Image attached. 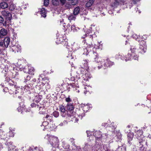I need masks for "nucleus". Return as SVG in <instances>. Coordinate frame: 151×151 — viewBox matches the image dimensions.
Returning <instances> with one entry per match:
<instances>
[{
	"mask_svg": "<svg viewBox=\"0 0 151 151\" xmlns=\"http://www.w3.org/2000/svg\"><path fill=\"white\" fill-rule=\"evenodd\" d=\"M93 58L94 59V61L97 63L101 62V66H98L99 69H100L101 67L104 69H105L107 67L112 65L113 64V62L110 61L108 58L104 59L102 60L100 57H99L97 56V54L96 52H93V55H92Z\"/></svg>",
	"mask_w": 151,
	"mask_h": 151,
	"instance_id": "1",
	"label": "nucleus"
},
{
	"mask_svg": "<svg viewBox=\"0 0 151 151\" xmlns=\"http://www.w3.org/2000/svg\"><path fill=\"white\" fill-rule=\"evenodd\" d=\"M44 138L48 140L49 143L53 147H58L59 140L57 137L47 134L45 136Z\"/></svg>",
	"mask_w": 151,
	"mask_h": 151,
	"instance_id": "2",
	"label": "nucleus"
},
{
	"mask_svg": "<svg viewBox=\"0 0 151 151\" xmlns=\"http://www.w3.org/2000/svg\"><path fill=\"white\" fill-rule=\"evenodd\" d=\"M68 86H69V88L68 89V91H70V88H71L72 91L78 93H79L80 88L77 81H76L74 83L73 82L68 84Z\"/></svg>",
	"mask_w": 151,
	"mask_h": 151,
	"instance_id": "3",
	"label": "nucleus"
},
{
	"mask_svg": "<svg viewBox=\"0 0 151 151\" xmlns=\"http://www.w3.org/2000/svg\"><path fill=\"white\" fill-rule=\"evenodd\" d=\"M136 134L135 135L138 140L139 143H143L145 141V137L142 135L143 132L141 130H138L135 132Z\"/></svg>",
	"mask_w": 151,
	"mask_h": 151,
	"instance_id": "4",
	"label": "nucleus"
},
{
	"mask_svg": "<svg viewBox=\"0 0 151 151\" xmlns=\"http://www.w3.org/2000/svg\"><path fill=\"white\" fill-rule=\"evenodd\" d=\"M147 50V45L146 42L144 40H141L139 42L138 52L143 54Z\"/></svg>",
	"mask_w": 151,
	"mask_h": 151,
	"instance_id": "5",
	"label": "nucleus"
},
{
	"mask_svg": "<svg viewBox=\"0 0 151 151\" xmlns=\"http://www.w3.org/2000/svg\"><path fill=\"white\" fill-rule=\"evenodd\" d=\"M9 10L4 9L1 12V14L6 20L10 21L12 19V14Z\"/></svg>",
	"mask_w": 151,
	"mask_h": 151,
	"instance_id": "6",
	"label": "nucleus"
},
{
	"mask_svg": "<svg viewBox=\"0 0 151 151\" xmlns=\"http://www.w3.org/2000/svg\"><path fill=\"white\" fill-rule=\"evenodd\" d=\"M19 90V89H17L16 87H15V86H9V88L7 87H5L4 89V91L5 92H7L8 90L9 93L11 94H17L19 92L18 90Z\"/></svg>",
	"mask_w": 151,
	"mask_h": 151,
	"instance_id": "7",
	"label": "nucleus"
},
{
	"mask_svg": "<svg viewBox=\"0 0 151 151\" xmlns=\"http://www.w3.org/2000/svg\"><path fill=\"white\" fill-rule=\"evenodd\" d=\"M88 69H86V68L81 67V68H80L79 70L81 74H83L82 76H83V78L86 77L85 78H86V80H87L88 78H91V77H90V76L88 74Z\"/></svg>",
	"mask_w": 151,
	"mask_h": 151,
	"instance_id": "8",
	"label": "nucleus"
},
{
	"mask_svg": "<svg viewBox=\"0 0 151 151\" xmlns=\"http://www.w3.org/2000/svg\"><path fill=\"white\" fill-rule=\"evenodd\" d=\"M130 50L131 52V55L133 56V59L135 60H138V56L137 55V53L138 52V50L134 46H131L130 48Z\"/></svg>",
	"mask_w": 151,
	"mask_h": 151,
	"instance_id": "9",
	"label": "nucleus"
},
{
	"mask_svg": "<svg viewBox=\"0 0 151 151\" xmlns=\"http://www.w3.org/2000/svg\"><path fill=\"white\" fill-rule=\"evenodd\" d=\"M27 68H28L29 70L28 71V73L29 74H30L31 75H33L34 74V72L35 71V69L33 67H32L31 66H25L23 68L24 71L25 73L28 72V70Z\"/></svg>",
	"mask_w": 151,
	"mask_h": 151,
	"instance_id": "10",
	"label": "nucleus"
},
{
	"mask_svg": "<svg viewBox=\"0 0 151 151\" xmlns=\"http://www.w3.org/2000/svg\"><path fill=\"white\" fill-rule=\"evenodd\" d=\"M0 138L2 139L7 140L9 139V136L6 132L0 130Z\"/></svg>",
	"mask_w": 151,
	"mask_h": 151,
	"instance_id": "11",
	"label": "nucleus"
},
{
	"mask_svg": "<svg viewBox=\"0 0 151 151\" xmlns=\"http://www.w3.org/2000/svg\"><path fill=\"white\" fill-rule=\"evenodd\" d=\"M67 108L68 110L67 112L68 116L70 115L72 112H73V110L74 109L73 105L71 104H68L67 105Z\"/></svg>",
	"mask_w": 151,
	"mask_h": 151,
	"instance_id": "12",
	"label": "nucleus"
},
{
	"mask_svg": "<svg viewBox=\"0 0 151 151\" xmlns=\"http://www.w3.org/2000/svg\"><path fill=\"white\" fill-rule=\"evenodd\" d=\"M12 51L15 53L20 52L21 50V47L19 45H14L12 47Z\"/></svg>",
	"mask_w": 151,
	"mask_h": 151,
	"instance_id": "13",
	"label": "nucleus"
},
{
	"mask_svg": "<svg viewBox=\"0 0 151 151\" xmlns=\"http://www.w3.org/2000/svg\"><path fill=\"white\" fill-rule=\"evenodd\" d=\"M134 136L133 133L130 132H129L127 135L128 142L130 145L131 143V142Z\"/></svg>",
	"mask_w": 151,
	"mask_h": 151,
	"instance_id": "14",
	"label": "nucleus"
},
{
	"mask_svg": "<svg viewBox=\"0 0 151 151\" xmlns=\"http://www.w3.org/2000/svg\"><path fill=\"white\" fill-rule=\"evenodd\" d=\"M89 107L87 105H84V106L83 107V108L82 109L83 111L84 112L81 114H80L79 116V117L81 119L82 117L84 116V112H87L88 110H89Z\"/></svg>",
	"mask_w": 151,
	"mask_h": 151,
	"instance_id": "15",
	"label": "nucleus"
},
{
	"mask_svg": "<svg viewBox=\"0 0 151 151\" xmlns=\"http://www.w3.org/2000/svg\"><path fill=\"white\" fill-rule=\"evenodd\" d=\"M59 109L60 111L61 112V115L62 116V117H65L66 115V113L64 106H60Z\"/></svg>",
	"mask_w": 151,
	"mask_h": 151,
	"instance_id": "16",
	"label": "nucleus"
},
{
	"mask_svg": "<svg viewBox=\"0 0 151 151\" xmlns=\"http://www.w3.org/2000/svg\"><path fill=\"white\" fill-rule=\"evenodd\" d=\"M132 58H133V56H132L131 54H130V53H128L127 55H126L124 56V57H122V58L121 57V59L123 60H124L126 61L130 60Z\"/></svg>",
	"mask_w": 151,
	"mask_h": 151,
	"instance_id": "17",
	"label": "nucleus"
},
{
	"mask_svg": "<svg viewBox=\"0 0 151 151\" xmlns=\"http://www.w3.org/2000/svg\"><path fill=\"white\" fill-rule=\"evenodd\" d=\"M93 134L95 137V138L97 139V140L101 138L102 136L101 132L99 131H94L93 132Z\"/></svg>",
	"mask_w": 151,
	"mask_h": 151,
	"instance_id": "18",
	"label": "nucleus"
},
{
	"mask_svg": "<svg viewBox=\"0 0 151 151\" xmlns=\"http://www.w3.org/2000/svg\"><path fill=\"white\" fill-rule=\"evenodd\" d=\"M10 42V39L9 37H5L4 39V41L3 42V44H4V46L6 47H7Z\"/></svg>",
	"mask_w": 151,
	"mask_h": 151,
	"instance_id": "19",
	"label": "nucleus"
},
{
	"mask_svg": "<svg viewBox=\"0 0 151 151\" xmlns=\"http://www.w3.org/2000/svg\"><path fill=\"white\" fill-rule=\"evenodd\" d=\"M75 114V112H72V113H71L70 115L68 116H70V117L72 119L71 121L74 122H77L78 121V119H77V118L75 117V116H74Z\"/></svg>",
	"mask_w": 151,
	"mask_h": 151,
	"instance_id": "20",
	"label": "nucleus"
},
{
	"mask_svg": "<svg viewBox=\"0 0 151 151\" xmlns=\"http://www.w3.org/2000/svg\"><path fill=\"white\" fill-rule=\"evenodd\" d=\"M114 133H115V134H116V136L115 137V139H116V141H119V140H121L122 138V134L121 133L119 132H115L114 131Z\"/></svg>",
	"mask_w": 151,
	"mask_h": 151,
	"instance_id": "21",
	"label": "nucleus"
},
{
	"mask_svg": "<svg viewBox=\"0 0 151 151\" xmlns=\"http://www.w3.org/2000/svg\"><path fill=\"white\" fill-rule=\"evenodd\" d=\"M9 151H17L15 147L11 143H10L9 145Z\"/></svg>",
	"mask_w": 151,
	"mask_h": 151,
	"instance_id": "22",
	"label": "nucleus"
},
{
	"mask_svg": "<svg viewBox=\"0 0 151 151\" xmlns=\"http://www.w3.org/2000/svg\"><path fill=\"white\" fill-rule=\"evenodd\" d=\"M9 129L10 130L9 132L7 133L8 135V136H9V139L10 138V137H14V134L13 132L14 131V129H13L11 127H10Z\"/></svg>",
	"mask_w": 151,
	"mask_h": 151,
	"instance_id": "23",
	"label": "nucleus"
},
{
	"mask_svg": "<svg viewBox=\"0 0 151 151\" xmlns=\"http://www.w3.org/2000/svg\"><path fill=\"white\" fill-rule=\"evenodd\" d=\"M144 142H143V143H139V144H138V145L139 146V150H138L139 151H144L145 150V148L143 147V143ZM134 151H138L136 149H134Z\"/></svg>",
	"mask_w": 151,
	"mask_h": 151,
	"instance_id": "24",
	"label": "nucleus"
},
{
	"mask_svg": "<svg viewBox=\"0 0 151 151\" xmlns=\"http://www.w3.org/2000/svg\"><path fill=\"white\" fill-rule=\"evenodd\" d=\"M88 61L86 60H84L82 61L81 67L84 68H86V69H89V67L88 66Z\"/></svg>",
	"mask_w": 151,
	"mask_h": 151,
	"instance_id": "25",
	"label": "nucleus"
},
{
	"mask_svg": "<svg viewBox=\"0 0 151 151\" xmlns=\"http://www.w3.org/2000/svg\"><path fill=\"white\" fill-rule=\"evenodd\" d=\"M86 47L88 48H95L96 49L98 48V46H97L96 44L94 43H91V44H89Z\"/></svg>",
	"mask_w": 151,
	"mask_h": 151,
	"instance_id": "26",
	"label": "nucleus"
},
{
	"mask_svg": "<svg viewBox=\"0 0 151 151\" xmlns=\"http://www.w3.org/2000/svg\"><path fill=\"white\" fill-rule=\"evenodd\" d=\"M40 14L43 17H46V12L45 9L44 8H42L40 11Z\"/></svg>",
	"mask_w": 151,
	"mask_h": 151,
	"instance_id": "27",
	"label": "nucleus"
},
{
	"mask_svg": "<svg viewBox=\"0 0 151 151\" xmlns=\"http://www.w3.org/2000/svg\"><path fill=\"white\" fill-rule=\"evenodd\" d=\"M32 95V99L34 101L36 102L37 103L39 102L40 101L41 99L40 98L39 96L38 95H37L35 96L34 98L33 97V94Z\"/></svg>",
	"mask_w": 151,
	"mask_h": 151,
	"instance_id": "28",
	"label": "nucleus"
},
{
	"mask_svg": "<svg viewBox=\"0 0 151 151\" xmlns=\"http://www.w3.org/2000/svg\"><path fill=\"white\" fill-rule=\"evenodd\" d=\"M80 10V9L79 7H77L75 8L73 10V14L75 15H78L79 13Z\"/></svg>",
	"mask_w": 151,
	"mask_h": 151,
	"instance_id": "29",
	"label": "nucleus"
},
{
	"mask_svg": "<svg viewBox=\"0 0 151 151\" xmlns=\"http://www.w3.org/2000/svg\"><path fill=\"white\" fill-rule=\"evenodd\" d=\"M67 17L68 19L70 21L72 20H74L76 18V15L72 14H70V15L67 16Z\"/></svg>",
	"mask_w": 151,
	"mask_h": 151,
	"instance_id": "30",
	"label": "nucleus"
},
{
	"mask_svg": "<svg viewBox=\"0 0 151 151\" xmlns=\"http://www.w3.org/2000/svg\"><path fill=\"white\" fill-rule=\"evenodd\" d=\"M1 7L3 9H5L7 8L8 5L7 4L4 2H1L0 4Z\"/></svg>",
	"mask_w": 151,
	"mask_h": 151,
	"instance_id": "31",
	"label": "nucleus"
},
{
	"mask_svg": "<svg viewBox=\"0 0 151 151\" xmlns=\"http://www.w3.org/2000/svg\"><path fill=\"white\" fill-rule=\"evenodd\" d=\"M95 0H89L86 4V7H89L92 6Z\"/></svg>",
	"mask_w": 151,
	"mask_h": 151,
	"instance_id": "32",
	"label": "nucleus"
},
{
	"mask_svg": "<svg viewBox=\"0 0 151 151\" xmlns=\"http://www.w3.org/2000/svg\"><path fill=\"white\" fill-rule=\"evenodd\" d=\"M61 23V25L63 27H64V30H67V29H69L70 28V25L69 24H68L67 25H65V24L63 23V22L62 21L60 22Z\"/></svg>",
	"mask_w": 151,
	"mask_h": 151,
	"instance_id": "33",
	"label": "nucleus"
},
{
	"mask_svg": "<svg viewBox=\"0 0 151 151\" xmlns=\"http://www.w3.org/2000/svg\"><path fill=\"white\" fill-rule=\"evenodd\" d=\"M52 4L55 6H58L60 5L59 0H52Z\"/></svg>",
	"mask_w": 151,
	"mask_h": 151,
	"instance_id": "34",
	"label": "nucleus"
},
{
	"mask_svg": "<svg viewBox=\"0 0 151 151\" xmlns=\"http://www.w3.org/2000/svg\"><path fill=\"white\" fill-rule=\"evenodd\" d=\"M0 33L1 35H5L7 34L6 30L4 29H2L0 30Z\"/></svg>",
	"mask_w": 151,
	"mask_h": 151,
	"instance_id": "35",
	"label": "nucleus"
},
{
	"mask_svg": "<svg viewBox=\"0 0 151 151\" xmlns=\"http://www.w3.org/2000/svg\"><path fill=\"white\" fill-rule=\"evenodd\" d=\"M8 83L9 85V86H15V87H16V82H14L12 81L11 80H9V81H8Z\"/></svg>",
	"mask_w": 151,
	"mask_h": 151,
	"instance_id": "36",
	"label": "nucleus"
},
{
	"mask_svg": "<svg viewBox=\"0 0 151 151\" xmlns=\"http://www.w3.org/2000/svg\"><path fill=\"white\" fill-rule=\"evenodd\" d=\"M2 73H3L4 76H6L7 74V73L8 72V69L6 68H4L2 71Z\"/></svg>",
	"mask_w": 151,
	"mask_h": 151,
	"instance_id": "37",
	"label": "nucleus"
},
{
	"mask_svg": "<svg viewBox=\"0 0 151 151\" xmlns=\"http://www.w3.org/2000/svg\"><path fill=\"white\" fill-rule=\"evenodd\" d=\"M63 147L65 149H68L69 148L70 146L69 145L65 143V142H63Z\"/></svg>",
	"mask_w": 151,
	"mask_h": 151,
	"instance_id": "38",
	"label": "nucleus"
},
{
	"mask_svg": "<svg viewBox=\"0 0 151 151\" xmlns=\"http://www.w3.org/2000/svg\"><path fill=\"white\" fill-rule=\"evenodd\" d=\"M130 126L129 125H128L125 129V132L126 133H129L130 132Z\"/></svg>",
	"mask_w": 151,
	"mask_h": 151,
	"instance_id": "39",
	"label": "nucleus"
},
{
	"mask_svg": "<svg viewBox=\"0 0 151 151\" xmlns=\"http://www.w3.org/2000/svg\"><path fill=\"white\" fill-rule=\"evenodd\" d=\"M30 79V77L29 76H27L26 77H24V82H27L28 81H29Z\"/></svg>",
	"mask_w": 151,
	"mask_h": 151,
	"instance_id": "40",
	"label": "nucleus"
},
{
	"mask_svg": "<svg viewBox=\"0 0 151 151\" xmlns=\"http://www.w3.org/2000/svg\"><path fill=\"white\" fill-rule=\"evenodd\" d=\"M59 1L60 5L61 4L62 6L64 5L66 2V0H59Z\"/></svg>",
	"mask_w": 151,
	"mask_h": 151,
	"instance_id": "41",
	"label": "nucleus"
},
{
	"mask_svg": "<svg viewBox=\"0 0 151 151\" xmlns=\"http://www.w3.org/2000/svg\"><path fill=\"white\" fill-rule=\"evenodd\" d=\"M53 116L55 117H58L59 116V113L57 111H55L53 113Z\"/></svg>",
	"mask_w": 151,
	"mask_h": 151,
	"instance_id": "42",
	"label": "nucleus"
},
{
	"mask_svg": "<svg viewBox=\"0 0 151 151\" xmlns=\"http://www.w3.org/2000/svg\"><path fill=\"white\" fill-rule=\"evenodd\" d=\"M35 149L37 150V151H43V148L41 147H36L35 148Z\"/></svg>",
	"mask_w": 151,
	"mask_h": 151,
	"instance_id": "43",
	"label": "nucleus"
},
{
	"mask_svg": "<svg viewBox=\"0 0 151 151\" xmlns=\"http://www.w3.org/2000/svg\"><path fill=\"white\" fill-rule=\"evenodd\" d=\"M67 123V122L66 121L64 120V121L63 122H61L59 124V125L60 126H62L64 125H65Z\"/></svg>",
	"mask_w": 151,
	"mask_h": 151,
	"instance_id": "44",
	"label": "nucleus"
},
{
	"mask_svg": "<svg viewBox=\"0 0 151 151\" xmlns=\"http://www.w3.org/2000/svg\"><path fill=\"white\" fill-rule=\"evenodd\" d=\"M132 37L135 39L136 40L139 41L138 38V36L136 34H134L132 36Z\"/></svg>",
	"mask_w": 151,
	"mask_h": 151,
	"instance_id": "45",
	"label": "nucleus"
},
{
	"mask_svg": "<svg viewBox=\"0 0 151 151\" xmlns=\"http://www.w3.org/2000/svg\"><path fill=\"white\" fill-rule=\"evenodd\" d=\"M71 1V3L73 5H75L78 2L77 0H72Z\"/></svg>",
	"mask_w": 151,
	"mask_h": 151,
	"instance_id": "46",
	"label": "nucleus"
},
{
	"mask_svg": "<svg viewBox=\"0 0 151 151\" xmlns=\"http://www.w3.org/2000/svg\"><path fill=\"white\" fill-rule=\"evenodd\" d=\"M49 3V0H44V5L45 6H47L48 5Z\"/></svg>",
	"mask_w": 151,
	"mask_h": 151,
	"instance_id": "47",
	"label": "nucleus"
},
{
	"mask_svg": "<svg viewBox=\"0 0 151 151\" xmlns=\"http://www.w3.org/2000/svg\"><path fill=\"white\" fill-rule=\"evenodd\" d=\"M48 124V122H43L42 123V125H41V126H42V125L45 126L46 127L47 125Z\"/></svg>",
	"mask_w": 151,
	"mask_h": 151,
	"instance_id": "48",
	"label": "nucleus"
},
{
	"mask_svg": "<svg viewBox=\"0 0 151 151\" xmlns=\"http://www.w3.org/2000/svg\"><path fill=\"white\" fill-rule=\"evenodd\" d=\"M24 89L26 91H28L30 89V87L29 86L27 85H26L24 86Z\"/></svg>",
	"mask_w": 151,
	"mask_h": 151,
	"instance_id": "49",
	"label": "nucleus"
},
{
	"mask_svg": "<svg viewBox=\"0 0 151 151\" xmlns=\"http://www.w3.org/2000/svg\"><path fill=\"white\" fill-rule=\"evenodd\" d=\"M74 140H75V139H74L72 138H70L69 140V141L73 145L74 144V143H75Z\"/></svg>",
	"mask_w": 151,
	"mask_h": 151,
	"instance_id": "50",
	"label": "nucleus"
},
{
	"mask_svg": "<svg viewBox=\"0 0 151 151\" xmlns=\"http://www.w3.org/2000/svg\"><path fill=\"white\" fill-rule=\"evenodd\" d=\"M65 101L67 102H70L71 101V100L69 97L65 98Z\"/></svg>",
	"mask_w": 151,
	"mask_h": 151,
	"instance_id": "51",
	"label": "nucleus"
},
{
	"mask_svg": "<svg viewBox=\"0 0 151 151\" xmlns=\"http://www.w3.org/2000/svg\"><path fill=\"white\" fill-rule=\"evenodd\" d=\"M46 118L48 119V120H51L52 119V117L49 115H47L46 116Z\"/></svg>",
	"mask_w": 151,
	"mask_h": 151,
	"instance_id": "52",
	"label": "nucleus"
},
{
	"mask_svg": "<svg viewBox=\"0 0 151 151\" xmlns=\"http://www.w3.org/2000/svg\"><path fill=\"white\" fill-rule=\"evenodd\" d=\"M115 2L118 3H120L121 2H124V0H114Z\"/></svg>",
	"mask_w": 151,
	"mask_h": 151,
	"instance_id": "53",
	"label": "nucleus"
},
{
	"mask_svg": "<svg viewBox=\"0 0 151 151\" xmlns=\"http://www.w3.org/2000/svg\"><path fill=\"white\" fill-rule=\"evenodd\" d=\"M70 28L71 30L73 31V32L74 31L75 29V27L74 25H72Z\"/></svg>",
	"mask_w": 151,
	"mask_h": 151,
	"instance_id": "54",
	"label": "nucleus"
},
{
	"mask_svg": "<svg viewBox=\"0 0 151 151\" xmlns=\"http://www.w3.org/2000/svg\"><path fill=\"white\" fill-rule=\"evenodd\" d=\"M67 57L69 58L70 59H73V57L72 56V54L71 53H70L68 55V56H67Z\"/></svg>",
	"mask_w": 151,
	"mask_h": 151,
	"instance_id": "55",
	"label": "nucleus"
},
{
	"mask_svg": "<svg viewBox=\"0 0 151 151\" xmlns=\"http://www.w3.org/2000/svg\"><path fill=\"white\" fill-rule=\"evenodd\" d=\"M121 57L122 58V57L121 56L120 54H116L115 56V58L116 59H119V58H121Z\"/></svg>",
	"mask_w": 151,
	"mask_h": 151,
	"instance_id": "56",
	"label": "nucleus"
},
{
	"mask_svg": "<svg viewBox=\"0 0 151 151\" xmlns=\"http://www.w3.org/2000/svg\"><path fill=\"white\" fill-rule=\"evenodd\" d=\"M84 50V51H85V52H83V54L84 55H87L88 54V51L87 50V49L86 48V49H85Z\"/></svg>",
	"mask_w": 151,
	"mask_h": 151,
	"instance_id": "57",
	"label": "nucleus"
},
{
	"mask_svg": "<svg viewBox=\"0 0 151 151\" xmlns=\"http://www.w3.org/2000/svg\"><path fill=\"white\" fill-rule=\"evenodd\" d=\"M4 21V19L3 18L0 16V23H3Z\"/></svg>",
	"mask_w": 151,
	"mask_h": 151,
	"instance_id": "58",
	"label": "nucleus"
},
{
	"mask_svg": "<svg viewBox=\"0 0 151 151\" xmlns=\"http://www.w3.org/2000/svg\"><path fill=\"white\" fill-rule=\"evenodd\" d=\"M141 0H132V1L134 4H136L137 2Z\"/></svg>",
	"mask_w": 151,
	"mask_h": 151,
	"instance_id": "59",
	"label": "nucleus"
},
{
	"mask_svg": "<svg viewBox=\"0 0 151 151\" xmlns=\"http://www.w3.org/2000/svg\"><path fill=\"white\" fill-rule=\"evenodd\" d=\"M31 106L32 107H36V105L35 103H33L31 104Z\"/></svg>",
	"mask_w": 151,
	"mask_h": 151,
	"instance_id": "60",
	"label": "nucleus"
},
{
	"mask_svg": "<svg viewBox=\"0 0 151 151\" xmlns=\"http://www.w3.org/2000/svg\"><path fill=\"white\" fill-rule=\"evenodd\" d=\"M87 133V135L88 137H89L90 135L91 134V132L90 131H87L86 132Z\"/></svg>",
	"mask_w": 151,
	"mask_h": 151,
	"instance_id": "61",
	"label": "nucleus"
},
{
	"mask_svg": "<svg viewBox=\"0 0 151 151\" xmlns=\"http://www.w3.org/2000/svg\"><path fill=\"white\" fill-rule=\"evenodd\" d=\"M89 36H90L89 37L90 38H91V39H93V38L94 37H95V35L94 34H92V35H89Z\"/></svg>",
	"mask_w": 151,
	"mask_h": 151,
	"instance_id": "62",
	"label": "nucleus"
},
{
	"mask_svg": "<svg viewBox=\"0 0 151 151\" xmlns=\"http://www.w3.org/2000/svg\"><path fill=\"white\" fill-rule=\"evenodd\" d=\"M17 18V17L16 15L15 14H14L12 17V19H16Z\"/></svg>",
	"mask_w": 151,
	"mask_h": 151,
	"instance_id": "63",
	"label": "nucleus"
},
{
	"mask_svg": "<svg viewBox=\"0 0 151 151\" xmlns=\"http://www.w3.org/2000/svg\"><path fill=\"white\" fill-rule=\"evenodd\" d=\"M29 151H33V148L32 147H29Z\"/></svg>",
	"mask_w": 151,
	"mask_h": 151,
	"instance_id": "64",
	"label": "nucleus"
}]
</instances>
